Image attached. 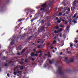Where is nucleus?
I'll return each instance as SVG.
<instances>
[{
    "label": "nucleus",
    "instance_id": "f257e3e1",
    "mask_svg": "<svg viewBox=\"0 0 78 78\" xmlns=\"http://www.w3.org/2000/svg\"><path fill=\"white\" fill-rule=\"evenodd\" d=\"M56 73H59V75H64V72L62 71V67H58V69L57 70Z\"/></svg>",
    "mask_w": 78,
    "mask_h": 78
},
{
    "label": "nucleus",
    "instance_id": "f03ea898",
    "mask_svg": "<svg viewBox=\"0 0 78 78\" xmlns=\"http://www.w3.org/2000/svg\"><path fill=\"white\" fill-rule=\"evenodd\" d=\"M54 0H49L48 2V7L49 6L50 7H51L52 5H53V3H54Z\"/></svg>",
    "mask_w": 78,
    "mask_h": 78
},
{
    "label": "nucleus",
    "instance_id": "7ed1b4c3",
    "mask_svg": "<svg viewBox=\"0 0 78 78\" xmlns=\"http://www.w3.org/2000/svg\"><path fill=\"white\" fill-rule=\"evenodd\" d=\"M46 5H47L46 3L41 5V7H42V8L41 9L40 11H45V9L46 8Z\"/></svg>",
    "mask_w": 78,
    "mask_h": 78
},
{
    "label": "nucleus",
    "instance_id": "20e7f679",
    "mask_svg": "<svg viewBox=\"0 0 78 78\" xmlns=\"http://www.w3.org/2000/svg\"><path fill=\"white\" fill-rule=\"evenodd\" d=\"M44 29V27H40L38 29V31L39 32H42V31H43V30Z\"/></svg>",
    "mask_w": 78,
    "mask_h": 78
},
{
    "label": "nucleus",
    "instance_id": "39448f33",
    "mask_svg": "<svg viewBox=\"0 0 78 78\" xmlns=\"http://www.w3.org/2000/svg\"><path fill=\"white\" fill-rule=\"evenodd\" d=\"M74 62V59L73 58H71L70 60H69L68 62H67L68 63H70V62Z\"/></svg>",
    "mask_w": 78,
    "mask_h": 78
},
{
    "label": "nucleus",
    "instance_id": "423d86ee",
    "mask_svg": "<svg viewBox=\"0 0 78 78\" xmlns=\"http://www.w3.org/2000/svg\"><path fill=\"white\" fill-rule=\"evenodd\" d=\"M62 62L61 61V60H57L56 63H55V66H57V65H58V64H59V63H62Z\"/></svg>",
    "mask_w": 78,
    "mask_h": 78
},
{
    "label": "nucleus",
    "instance_id": "0eeeda50",
    "mask_svg": "<svg viewBox=\"0 0 78 78\" xmlns=\"http://www.w3.org/2000/svg\"><path fill=\"white\" fill-rule=\"evenodd\" d=\"M39 53H41L39 55V57L40 58H41V56H42V51H39Z\"/></svg>",
    "mask_w": 78,
    "mask_h": 78
},
{
    "label": "nucleus",
    "instance_id": "6e6552de",
    "mask_svg": "<svg viewBox=\"0 0 78 78\" xmlns=\"http://www.w3.org/2000/svg\"><path fill=\"white\" fill-rule=\"evenodd\" d=\"M69 61V60H68V57H66L65 58V61L67 63V62H68V61Z\"/></svg>",
    "mask_w": 78,
    "mask_h": 78
},
{
    "label": "nucleus",
    "instance_id": "1a4fd4ad",
    "mask_svg": "<svg viewBox=\"0 0 78 78\" xmlns=\"http://www.w3.org/2000/svg\"><path fill=\"white\" fill-rule=\"evenodd\" d=\"M54 59H52V61L51 60H49V62L50 63V64H52V63L54 62Z\"/></svg>",
    "mask_w": 78,
    "mask_h": 78
},
{
    "label": "nucleus",
    "instance_id": "9d476101",
    "mask_svg": "<svg viewBox=\"0 0 78 78\" xmlns=\"http://www.w3.org/2000/svg\"><path fill=\"white\" fill-rule=\"evenodd\" d=\"M30 12L32 14H34L35 13V11H34V10L30 11Z\"/></svg>",
    "mask_w": 78,
    "mask_h": 78
},
{
    "label": "nucleus",
    "instance_id": "9b49d317",
    "mask_svg": "<svg viewBox=\"0 0 78 78\" xmlns=\"http://www.w3.org/2000/svg\"><path fill=\"white\" fill-rule=\"evenodd\" d=\"M76 3L75 2H73L72 6H76Z\"/></svg>",
    "mask_w": 78,
    "mask_h": 78
},
{
    "label": "nucleus",
    "instance_id": "f8f14e48",
    "mask_svg": "<svg viewBox=\"0 0 78 78\" xmlns=\"http://www.w3.org/2000/svg\"><path fill=\"white\" fill-rule=\"evenodd\" d=\"M75 7L73 6V7H72L71 8V11H74V10H75Z\"/></svg>",
    "mask_w": 78,
    "mask_h": 78
},
{
    "label": "nucleus",
    "instance_id": "ddd939ff",
    "mask_svg": "<svg viewBox=\"0 0 78 78\" xmlns=\"http://www.w3.org/2000/svg\"><path fill=\"white\" fill-rule=\"evenodd\" d=\"M37 19V17L35 18L32 19V20H31V22H33V21H34V20L35 19Z\"/></svg>",
    "mask_w": 78,
    "mask_h": 78
},
{
    "label": "nucleus",
    "instance_id": "4468645a",
    "mask_svg": "<svg viewBox=\"0 0 78 78\" xmlns=\"http://www.w3.org/2000/svg\"><path fill=\"white\" fill-rule=\"evenodd\" d=\"M64 12H65V10H64V12L59 13V16H62V14H63V13H64Z\"/></svg>",
    "mask_w": 78,
    "mask_h": 78
},
{
    "label": "nucleus",
    "instance_id": "2eb2a0df",
    "mask_svg": "<svg viewBox=\"0 0 78 78\" xmlns=\"http://www.w3.org/2000/svg\"><path fill=\"white\" fill-rule=\"evenodd\" d=\"M44 22H45V20H43L41 21V23L42 24H44Z\"/></svg>",
    "mask_w": 78,
    "mask_h": 78
},
{
    "label": "nucleus",
    "instance_id": "dca6fc26",
    "mask_svg": "<svg viewBox=\"0 0 78 78\" xmlns=\"http://www.w3.org/2000/svg\"><path fill=\"white\" fill-rule=\"evenodd\" d=\"M47 27H49V26H50V23L49 21H48L47 23Z\"/></svg>",
    "mask_w": 78,
    "mask_h": 78
},
{
    "label": "nucleus",
    "instance_id": "f3484780",
    "mask_svg": "<svg viewBox=\"0 0 78 78\" xmlns=\"http://www.w3.org/2000/svg\"><path fill=\"white\" fill-rule=\"evenodd\" d=\"M50 52H48V57H49L50 58V57H51V55H50Z\"/></svg>",
    "mask_w": 78,
    "mask_h": 78
},
{
    "label": "nucleus",
    "instance_id": "a211bd4d",
    "mask_svg": "<svg viewBox=\"0 0 78 78\" xmlns=\"http://www.w3.org/2000/svg\"><path fill=\"white\" fill-rule=\"evenodd\" d=\"M17 76H20V75H21V73H20V72L19 71L18 72H17Z\"/></svg>",
    "mask_w": 78,
    "mask_h": 78
},
{
    "label": "nucleus",
    "instance_id": "6ab92c4d",
    "mask_svg": "<svg viewBox=\"0 0 78 78\" xmlns=\"http://www.w3.org/2000/svg\"><path fill=\"white\" fill-rule=\"evenodd\" d=\"M34 55L35 54H34V52H32L31 53V56L32 57L34 56Z\"/></svg>",
    "mask_w": 78,
    "mask_h": 78
},
{
    "label": "nucleus",
    "instance_id": "aec40b11",
    "mask_svg": "<svg viewBox=\"0 0 78 78\" xmlns=\"http://www.w3.org/2000/svg\"><path fill=\"white\" fill-rule=\"evenodd\" d=\"M55 29L56 30H58L59 29V26L58 25L56 26L55 27Z\"/></svg>",
    "mask_w": 78,
    "mask_h": 78
},
{
    "label": "nucleus",
    "instance_id": "412c9836",
    "mask_svg": "<svg viewBox=\"0 0 78 78\" xmlns=\"http://www.w3.org/2000/svg\"><path fill=\"white\" fill-rule=\"evenodd\" d=\"M18 68H20V66H16V67L15 69H14V70H16V69H18Z\"/></svg>",
    "mask_w": 78,
    "mask_h": 78
},
{
    "label": "nucleus",
    "instance_id": "4be33fe9",
    "mask_svg": "<svg viewBox=\"0 0 78 78\" xmlns=\"http://www.w3.org/2000/svg\"><path fill=\"white\" fill-rule=\"evenodd\" d=\"M70 26H68L66 28V29L67 30H69V28H70Z\"/></svg>",
    "mask_w": 78,
    "mask_h": 78
},
{
    "label": "nucleus",
    "instance_id": "5701e85b",
    "mask_svg": "<svg viewBox=\"0 0 78 78\" xmlns=\"http://www.w3.org/2000/svg\"><path fill=\"white\" fill-rule=\"evenodd\" d=\"M63 37L64 38H66V34H64L63 35Z\"/></svg>",
    "mask_w": 78,
    "mask_h": 78
},
{
    "label": "nucleus",
    "instance_id": "b1692460",
    "mask_svg": "<svg viewBox=\"0 0 78 78\" xmlns=\"http://www.w3.org/2000/svg\"><path fill=\"white\" fill-rule=\"evenodd\" d=\"M62 31V28H61L60 29V30H58V32H60V31Z\"/></svg>",
    "mask_w": 78,
    "mask_h": 78
},
{
    "label": "nucleus",
    "instance_id": "393cba45",
    "mask_svg": "<svg viewBox=\"0 0 78 78\" xmlns=\"http://www.w3.org/2000/svg\"><path fill=\"white\" fill-rule=\"evenodd\" d=\"M14 43V41H12L11 43V45H13Z\"/></svg>",
    "mask_w": 78,
    "mask_h": 78
},
{
    "label": "nucleus",
    "instance_id": "a878e982",
    "mask_svg": "<svg viewBox=\"0 0 78 78\" xmlns=\"http://www.w3.org/2000/svg\"><path fill=\"white\" fill-rule=\"evenodd\" d=\"M54 33H55V34H57L58 33H59V32H58H58H57V31H56V30H55L54 31Z\"/></svg>",
    "mask_w": 78,
    "mask_h": 78
},
{
    "label": "nucleus",
    "instance_id": "bb28decb",
    "mask_svg": "<svg viewBox=\"0 0 78 78\" xmlns=\"http://www.w3.org/2000/svg\"><path fill=\"white\" fill-rule=\"evenodd\" d=\"M25 51V49H23V50L22 51L21 53H24Z\"/></svg>",
    "mask_w": 78,
    "mask_h": 78
},
{
    "label": "nucleus",
    "instance_id": "cd10ccee",
    "mask_svg": "<svg viewBox=\"0 0 78 78\" xmlns=\"http://www.w3.org/2000/svg\"><path fill=\"white\" fill-rule=\"evenodd\" d=\"M66 71L67 72H71V71L70 69H69L68 70H66Z\"/></svg>",
    "mask_w": 78,
    "mask_h": 78
},
{
    "label": "nucleus",
    "instance_id": "c85d7f7f",
    "mask_svg": "<svg viewBox=\"0 0 78 78\" xmlns=\"http://www.w3.org/2000/svg\"><path fill=\"white\" fill-rule=\"evenodd\" d=\"M18 22H21V21H22V19H21L19 20H18Z\"/></svg>",
    "mask_w": 78,
    "mask_h": 78
},
{
    "label": "nucleus",
    "instance_id": "c756f323",
    "mask_svg": "<svg viewBox=\"0 0 78 78\" xmlns=\"http://www.w3.org/2000/svg\"><path fill=\"white\" fill-rule=\"evenodd\" d=\"M76 17V15L75 14L74 15V16L73 17V18L74 17Z\"/></svg>",
    "mask_w": 78,
    "mask_h": 78
},
{
    "label": "nucleus",
    "instance_id": "7c9ffc66",
    "mask_svg": "<svg viewBox=\"0 0 78 78\" xmlns=\"http://www.w3.org/2000/svg\"><path fill=\"white\" fill-rule=\"evenodd\" d=\"M34 56H36V57H37L38 56V54H34Z\"/></svg>",
    "mask_w": 78,
    "mask_h": 78
},
{
    "label": "nucleus",
    "instance_id": "2f4dec72",
    "mask_svg": "<svg viewBox=\"0 0 78 78\" xmlns=\"http://www.w3.org/2000/svg\"><path fill=\"white\" fill-rule=\"evenodd\" d=\"M34 36V35H33L30 37V39H31V38H33V37Z\"/></svg>",
    "mask_w": 78,
    "mask_h": 78
},
{
    "label": "nucleus",
    "instance_id": "473e14b6",
    "mask_svg": "<svg viewBox=\"0 0 78 78\" xmlns=\"http://www.w3.org/2000/svg\"><path fill=\"white\" fill-rule=\"evenodd\" d=\"M20 69H21V70L23 69V67L21 66L20 67Z\"/></svg>",
    "mask_w": 78,
    "mask_h": 78
},
{
    "label": "nucleus",
    "instance_id": "72a5a7b5",
    "mask_svg": "<svg viewBox=\"0 0 78 78\" xmlns=\"http://www.w3.org/2000/svg\"><path fill=\"white\" fill-rule=\"evenodd\" d=\"M53 44H55V43H56V40H54L53 41Z\"/></svg>",
    "mask_w": 78,
    "mask_h": 78
},
{
    "label": "nucleus",
    "instance_id": "f704fd0d",
    "mask_svg": "<svg viewBox=\"0 0 78 78\" xmlns=\"http://www.w3.org/2000/svg\"><path fill=\"white\" fill-rule=\"evenodd\" d=\"M66 12H65L64 13H63L62 14V16H65V15H66Z\"/></svg>",
    "mask_w": 78,
    "mask_h": 78
},
{
    "label": "nucleus",
    "instance_id": "c9c22d12",
    "mask_svg": "<svg viewBox=\"0 0 78 78\" xmlns=\"http://www.w3.org/2000/svg\"><path fill=\"white\" fill-rule=\"evenodd\" d=\"M60 27H61V28H63V27H64V26H62V25H60Z\"/></svg>",
    "mask_w": 78,
    "mask_h": 78
},
{
    "label": "nucleus",
    "instance_id": "e433bc0d",
    "mask_svg": "<svg viewBox=\"0 0 78 78\" xmlns=\"http://www.w3.org/2000/svg\"><path fill=\"white\" fill-rule=\"evenodd\" d=\"M69 12L68 11H66V14H69Z\"/></svg>",
    "mask_w": 78,
    "mask_h": 78
},
{
    "label": "nucleus",
    "instance_id": "4c0bfd02",
    "mask_svg": "<svg viewBox=\"0 0 78 78\" xmlns=\"http://www.w3.org/2000/svg\"><path fill=\"white\" fill-rule=\"evenodd\" d=\"M59 36L60 37H62V34H61Z\"/></svg>",
    "mask_w": 78,
    "mask_h": 78
},
{
    "label": "nucleus",
    "instance_id": "58836bf2",
    "mask_svg": "<svg viewBox=\"0 0 78 78\" xmlns=\"http://www.w3.org/2000/svg\"><path fill=\"white\" fill-rule=\"evenodd\" d=\"M17 73L16 72H14L13 73V74L15 75H16V74H17Z\"/></svg>",
    "mask_w": 78,
    "mask_h": 78
},
{
    "label": "nucleus",
    "instance_id": "ea45409f",
    "mask_svg": "<svg viewBox=\"0 0 78 78\" xmlns=\"http://www.w3.org/2000/svg\"><path fill=\"white\" fill-rule=\"evenodd\" d=\"M68 11H70V9L69 8L67 10Z\"/></svg>",
    "mask_w": 78,
    "mask_h": 78
},
{
    "label": "nucleus",
    "instance_id": "a19ab883",
    "mask_svg": "<svg viewBox=\"0 0 78 78\" xmlns=\"http://www.w3.org/2000/svg\"><path fill=\"white\" fill-rule=\"evenodd\" d=\"M19 48L20 49V50L21 48H22V47H21V46H20L19 47Z\"/></svg>",
    "mask_w": 78,
    "mask_h": 78
},
{
    "label": "nucleus",
    "instance_id": "79ce46f5",
    "mask_svg": "<svg viewBox=\"0 0 78 78\" xmlns=\"http://www.w3.org/2000/svg\"><path fill=\"white\" fill-rule=\"evenodd\" d=\"M38 40L39 41H40V42H41V41H42V40H41V39H39Z\"/></svg>",
    "mask_w": 78,
    "mask_h": 78
},
{
    "label": "nucleus",
    "instance_id": "37998d69",
    "mask_svg": "<svg viewBox=\"0 0 78 78\" xmlns=\"http://www.w3.org/2000/svg\"><path fill=\"white\" fill-rule=\"evenodd\" d=\"M58 23H61V21H60L59 20H58Z\"/></svg>",
    "mask_w": 78,
    "mask_h": 78
},
{
    "label": "nucleus",
    "instance_id": "c03bdc74",
    "mask_svg": "<svg viewBox=\"0 0 78 78\" xmlns=\"http://www.w3.org/2000/svg\"><path fill=\"white\" fill-rule=\"evenodd\" d=\"M28 61V59H25V62H27V61Z\"/></svg>",
    "mask_w": 78,
    "mask_h": 78
},
{
    "label": "nucleus",
    "instance_id": "a18cd8bd",
    "mask_svg": "<svg viewBox=\"0 0 78 78\" xmlns=\"http://www.w3.org/2000/svg\"><path fill=\"white\" fill-rule=\"evenodd\" d=\"M44 41H41L40 43V44H41V43H42V44H43V43H44Z\"/></svg>",
    "mask_w": 78,
    "mask_h": 78
},
{
    "label": "nucleus",
    "instance_id": "49530a36",
    "mask_svg": "<svg viewBox=\"0 0 78 78\" xmlns=\"http://www.w3.org/2000/svg\"><path fill=\"white\" fill-rule=\"evenodd\" d=\"M33 51H34V52H35V51H36V49H33Z\"/></svg>",
    "mask_w": 78,
    "mask_h": 78
},
{
    "label": "nucleus",
    "instance_id": "de8ad7c7",
    "mask_svg": "<svg viewBox=\"0 0 78 78\" xmlns=\"http://www.w3.org/2000/svg\"><path fill=\"white\" fill-rule=\"evenodd\" d=\"M31 60H32V61H34V60H35V59H34V58H33L31 59Z\"/></svg>",
    "mask_w": 78,
    "mask_h": 78
},
{
    "label": "nucleus",
    "instance_id": "09e8293b",
    "mask_svg": "<svg viewBox=\"0 0 78 78\" xmlns=\"http://www.w3.org/2000/svg\"><path fill=\"white\" fill-rule=\"evenodd\" d=\"M37 48H41V46H40V45H38V46H37Z\"/></svg>",
    "mask_w": 78,
    "mask_h": 78
},
{
    "label": "nucleus",
    "instance_id": "8fccbe9b",
    "mask_svg": "<svg viewBox=\"0 0 78 78\" xmlns=\"http://www.w3.org/2000/svg\"><path fill=\"white\" fill-rule=\"evenodd\" d=\"M37 42V43H40V44L41 41H39V40H38Z\"/></svg>",
    "mask_w": 78,
    "mask_h": 78
},
{
    "label": "nucleus",
    "instance_id": "3c124183",
    "mask_svg": "<svg viewBox=\"0 0 78 78\" xmlns=\"http://www.w3.org/2000/svg\"><path fill=\"white\" fill-rule=\"evenodd\" d=\"M52 35L53 36H55V34H54V33H52Z\"/></svg>",
    "mask_w": 78,
    "mask_h": 78
},
{
    "label": "nucleus",
    "instance_id": "603ef678",
    "mask_svg": "<svg viewBox=\"0 0 78 78\" xmlns=\"http://www.w3.org/2000/svg\"><path fill=\"white\" fill-rule=\"evenodd\" d=\"M60 55H62V52H60Z\"/></svg>",
    "mask_w": 78,
    "mask_h": 78
},
{
    "label": "nucleus",
    "instance_id": "864d4df0",
    "mask_svg": "<svg viewBox=\"0 0 78 78\" xmlns=\"http://www.w3.org/2000/svg\"><path fill=\"white\" fill-rule=\"evenodd\" d=\"M44 67H47V65H46L45 64L44 65Z\"/></svg>",
    "mask_w": 78,
    "mask_h": 78
},
{
    "label": "nucleus",
    "instance_id": "5fc2aeb1",
    "mask_svg": "<svg viewBox=\"0 0 78 78\" xmlns=\"http://www.w3.org/2000/svg\"><path fill=\"white\" fill-rule=\"evenodd\" d=\"M57 38V37H56L55 36L54 37V39H56Z\"/></svg>",
    "mask_w": 78,
    "mask_h": 78
},
{
    "label": "nucleus",
    "instance_id": "6e6d98bb",
    "mask_svg": "<svg viewBox=\"0 0 78 78\" xmlns=\"http://www.w3.org/2000/svg\"><path fill=\"white\" fill-rule=\"evenodd\" d=\"M45 56H47L48 55V54H45L44 55Z\"/></svg>",
    "mask_w": 78,
    "mask_h": 78
},
{
    "label": "nucleus",
    "instance_id": "4d7b16f0",
    "mask_svg": "<svg viewBox=\"0 0 78 78\" xmlns=\"http://www.w3.org/2000/svg\"><path fill=\"white\" fill-rule=\"evenodd\" d=\"M74 23H77V22L76 21H75L74 22Z\"/></svg>",
    "mask_w": 78,
    "mask_h": 78
},
{
    "label": "nucleus",
    "instance_id": "13d9d810",
    "mask_svg": "<svg viewBox=\"0 0 78 78\" xmlns=\"http://www.w3.org/2000/svg\"><path fill=\"white\" fill-rule=\"evenodd\" d=\"M67 23H68V22H67V21H66V22L65 23V24H66V25H67Z\"/></svg>",
    "mask_w": 78,
    "mask_h": 78
},
{
    "label": "nucleus",
    "instance_id": "bf43d9fd",
    "mask_svg": "<svg viewBox=\"0 0 78 78\" xmlns=\"http://www.w3.org/2000/svg\"><path fill=\"white\" fill-rule=\"evenodd\" d=\"M67 7H65V8H64V9L65 10L66 9H67Z\"/></svg>",
    "mask_w": 78,
    "mask_h": 78
},
{
    "label": "nucleus",
    "instance_id": "052dcab7",
    "mask_svg": "<svg viewBox=\"0 0 78 78\" xmlns=\"http://www.w3.org/2000/svg\"><path fill=\"white\" fill-rule=\"evenodd\" d=\"M70 47H73V45L72 44H71L70 45Z\"/></svg>",
    "mask_w": 78,
    "mask_h": 78
},
{
    "label": "nucleus",
    "instance_id": "680f3d73",
    "mask_svg": "<svg viewBox=\"0 0 78 78\" xmlns=\"http://www.w3.org/2000/svg\"><path fill=\"white\" fill-rule=\"evenodd\" d=\"M62 20L63 22H65V20Z\"/></svg>",
    "mask_w": 78,
    "mask_h": 78
},
{
    "label": "nucleus",
    "instance_id": "e2e57ef3",
    "mask_svg": "<svg viewBox=\"0 0 78 78\" xmlns=\"http://www.w3.org/2000/svg\"><path fill=\"white\" fill-rule=\"evenodd\" d=\"M56 19L57 20H58V19H59V18H58V17H57L56 18Z\"/></svg>",
    "mask_w": 78,
    "mask_h": 78
},
{
    "label": "nucleus",
    "instance_id": "0e129e2a",
    "mask_svg": "<svg viewBox=\"0 0 78 78\" xmlns=\"http://www.w3.org/2000/svg\"><path fill=\"white\" fill-rule=\"evenodd\" d=\"M7 76H9V74H7Z\"/></svg>",
    "mask_w": 78,
    "mask_h": 78
},
{
    "label": "nucleus",
    "instance_id": "69168bd1",
    "mask_svg": "<svg viewBox=\"0 0 78 78\" xmlns=\"http://www.w3.org/2000/svg\"><path fill=\"white\" fill-rule=\"evenodd\" d=\"M55 50H53V53H55Z\"/></svg>",
    "mask_w": 78,
    "mask_h": 78
},
{
    "label": "nucleus",
    "instance_id": "338daca9",
    "mask_svg": "<svg viewBox=\"0 0 78 78\" xmlns=\"http://www.w3.org/2000/svg\"><path fill=\"white\" fill-rule=\"evenodd\" d=\"M78 19V15L77 16L76 18V19Z\"/></svg>",
    "mask_w": 78,
    "mask_h": 78
},
{
    "label": "nucleus",
    "instance_id": "774afa93",
    "mask_svg": "<svg viewBox=\"0 0 78 78\" xmlns=\"http://www.w3.org/2000/svg\"><path fill=\"white\" fill-rule=\"evenodd\" d=\"M53 47H51V49H53Z\"/></svg>",
    "mask_w": 78,
    "mask_h": 78
}]
</instances>
